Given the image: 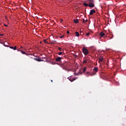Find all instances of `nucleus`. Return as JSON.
Masks as SVG:
<instances>
[{
	"instance_id": "1",
	"label": "nucleus",
	"mask_w": 126,
	"mask_h": 126,
	"mask_svg": "<svg viewBox=\"0 0 126 126\" xmlns=\"http://www.w3.org/2000/svg\"><path fill=\"white\" fill-rule=\"evenodd\" d=\"M63 69L65 70L66 71H67L68 68V63L65 62L63 63V64L62 66Z\"/></svg>"
},
{
	"instance_id": "2",
	"label": "nucleus",
	"mask_w": 126,
	"mask_h": 126,
	"mask_svg": "<svg viewBox=\"0 0 126 126\" xmlns=\"http://www.w3.org/2000/svg\"><path fill=\"white\" fill-rule=\"evenodd\" d=\"M83 53H84V55H87L89 54V51L87 49H86L85 47L82 48Z\"/></svg>"
},
{
	"instance_id": "3",
	"label": "nucleus",
	"mask_w": 126,
	"mask_h": 126,
	"mask_svg": "<svg viewBox=\"0 0 126 126\" xmlns=\"http://www.w3.org/2000/svg\"><path fill=\"white\" fill-rule=\"evenodd\" d=\"M98 69L97 67H94V69H93V71H94V72H93V75L91 74V76H92L96 74V72H97V71H98Z\"/></svg>"
},
{
	"instance_id": "4",
	"label": "nucleus",
	"mask_w": 126,
	"mask_h": 126,
	"mask_svg": "<svg viewBox=\"0 0 126 126\" xmlns=\"http://www.w3.org/2000/svg\"><path fill=\"white\" fill-rule=\"evenodd\" d=\"M62 57H58L55 59V62H61L62 61Z\"/></svg>"
},
{
	"instance_id": "5",
	"label": "nucleus",
	"mask_w": 126,
	"mask_h": 126,
	"mask_svg": "<svg viewBox=\"0 0 126 126\" xmlns=\"http://www.w3.org/2000/svg\"><path fill=\"white\" fill-rule=\"evenodd\" d=\"M96 13V11L94 9H92L91 12H90V15H93V14Z\"/></svg>"
},
{
	"instance_id": "6",
	"label": "nucleus",
	"mask_w": 126,
	"mask_h": 126,
	"mask_svg": "<svg viewBox=\"0 0 126 126\" xmlns=\"http://www.w3.org/2000/svg\"><path fill=\"white\" fill-rule=\"evenodd\" d=\"M103 61V57H100V58L98 59V63H100L101 62H102Z\"/></svg>"
},
{
	"instance_id": "7",
	"label": "nucleus",
	"mask_w": 126,
	"mask_h": 126,
	"mask_svg": "<svg viewBox=\"0 0 126 126\" xmlns=\"http://www.w3.org/2000/svg\"><path fill=\"white\" fill-rule=\"evenodd\" d=\"M88 6L90 7H94V3H89Z\"/></svg>"
},
{
	"instance_id": "8",
	"label": "nucleus",
	"mask_w": 126,
	"mask_h": 126,
	"mask_svg": "<svg viewBox=\"0 0 126 126\" xmlns=\"http://www.w3.org/2000/svg\"><path fill=\"white\" fill-rule=\"evenodd\" d=\"M67 79H69V80L71 82H72L74 80H76V79L71 77H68Z\"/></svg>"
},
{
	"instance_id": "9",
	"label": "nucleus",
	"mask_w": 126,
	"mask_h": 126,
	"mask_svg": "<svg viewBox=\"0 0 126 126\" xmlns=\"http://www.w3.org/2000/svg\"><path fill=\"white\" fill-rule=\"evenodd\" d=\"M105 35V34L103 32H100V37H104Z\"/></svg>"
},
{
	"instance_id": "10",
	"label": "nucleus",
	"mask_w": 126,
	"mask_h": 126,
	"mask_svg": "<svg viewBox=\"0 0 126 126\" xmlns=\"http://www.w3.org/2000/svg\"><path fill=\"white\" fill-rule=\"evenodd\" d=\"M83 63H87L88 62V59L86 58H84L83 60Z\"/></svg>"
},
{
	"instance_id": "11",
	"label": "nucleus",
	"mask_w": 126,
	"mask_h": 126,
	"mask_svg": "<svg viewBox=\"0 0 126 126\" xmlns=\"http://www.w3.org/2000/svg\"><path fill=\"white\" fill-rule=\"evenodd\" d=\"M33 60L36 61L37 62H43V60H41L40 59H37V58H33Z\"/></svg>"
},
{
	"instance_id": "12",
	"label": "nucleus",
	"mask_w": 126,
	"mask_h": 126,
	"mask_svg": "<svg viewBox=\"0 0 126 126\" xmlns=\"http://www.w3.org/2000/svg\"><path fill=\"white\" fill-rule=\"evenodd\" d=\"M18 51H20L21 53H22V54L23 55H27V54H26V52L25 51H20L19 50H17Z\"/></svg>"
},
{
	"instance_id": "13",
	"label": "nucleus",
	"mask_w": 126,
	"mask_h": 126,
	"mask_svg": "<svg viewBox=\"0 0 126 126\" xmlns=\"http://www.w3.org/2000/svg\"><path fill=\"white\" fill-rule=\"evenodd\" d=\"M10 49H13L14 50H16V46H14V47L13 46L10 47Z\"/></svg>"
},
{
	"instance_id": "14",
	"label": "nucleus",
	"mask_w": 126,
	"mask_h": 126,
	"mask_svg": "<svg viewBox=\"0 0 126 126\" xmlns=\"http://www.w3.org/2000/svg\"><path fill=\"white\" fill-rule=\"evenodd\" d=\"M73 22H74V23H78V22H79V21H78V20H77V19H74V20H73Z\"/></svg>"
},
{
	"instance_id": "15",
	"label": "nucleus",
	"mask_w": 126,
	"mask_h": 126,
	"mask_svg": "<svg viewBox=\"0 0 126 126\" xmlns=\"http://www.w3.org/2000/svg\"><path fill=\"white\" fill-rule=\"evenodd\" d=\"M75 35H76L77 37H79V32H76Z\"/></svg>"
},
{
	"instance_id": "16",
	"label": "nucleus",
	"mask_w": 126,
	"mask_h": 126,
	"mask_svg": "<svg viewBox=\"0 0 126 126\" xmlns=\"http://www.w3.org/2000/svg\"><path fill=\"white\" fill-rule=\"evenodd\" d=\"M83 5H84V6H86V7L89 6V4H87V3H86V2H84V3H83Z\"/></svg>"
},
{
	"instance_id": "17",
	"label": "nucleus",
	"mask_w": 126,
	"mask_h": 126,
	"mask_svg": "<svg viewBox=\"0 0 126 126\" xmlns=\"http://www.w3.org/2000/svg\"><path fill=\"white\" fill-rule=\"evenodd\" d=\"M86 70H87V67H84V68H83V72H85Z\"/></svg>"
},
{
	"instance_id": "18",
	"label": "nucleus",
	"mask_w": 126,
	"mask_h": 126,
	"mask_svg": "<svg viewBox=\"0 0 126 126\" xmlns=\"http://www.w3.org/2000/svg\"><path fill=\"white\" fill-rule=\"evenodd\" d=\"M88 1H89L91 3H94V0H88Z\"/></svg>"
},
{
	"instance_id": "19",
	"label": "nucleus",
	"mask_w": 126,
	"mask_h": 126,
	"mask_svg": "<svg viewBox=\"0 0 126 126\" xmlns=\"http://www.w3.org/2000/svg\"><path fill=\"white\" fill-rule=\"evenodd\" d=\"M86 75H87V77H89V75H91L90 72H86ZM91 75H93V74H91Z\"/></svg>"
},
{
	"instance_id": "20",
	"label": "nucleus",
	"mask_w": 126,
	"mask_h": 126,
	"mask_svg": "<svg viewBox=\"0 0 126 126\" xmlns=\"http://www.w3.org/2000/svg\"><path fill=\"white\" fill-rule=\"evenodd\" d=\"M90 34H91V32H88V33H86V36L89 37V36L90 35Z\"/></svg>"
},
{
	"instance_id": "21",
	"label": "nucleus",
	"mask_w": 126,
	"mask_h": 126,
	"mask_svg": "<svg viewBox=\"0 0 126 126\" xmlns=\"http://www.w3.org/2000/svg\"><path fill=\"white\" fill-rule=\"evenodd\" d=\"M82 22L83 23H86L87 22V21L85 20L84 19H82Z\"/></svg>"
},
{
	"instance_id": "22",
	"label": "nucleus",
	"mask_w": 126,
	"mask_h": 126,
	"mask_svg": "<svg viewBox=\"0 0 126 126\" xmlns=\"http://www.w3.org/2000/svg\"><path fill=\"white\" fill-rule=\"evenodd\" d=\"M63 54V52H59V53H58V55H62Z\"/></svg>"
},
{
	"instance_id": "23",
	"label": "nucleus",
	"mask_w": 126,
	"mask_h": 126,
	"mask_svg": "<svg viewBox=\"0 0 126 126\" xmlns=\"http://www.w3.org/2000/svg\"><path fill=\"white\" fill-rule=\"evenodd\" d=\"M80 34H81V35H83V32H81V30L80 31Z\"/></svg>"
},
{
	"instance_id": "24",
	"label": "nucleus",
	"mask_w": 126,
	"mask_h": 126,
	"mask_svg": "<svg viewBox=\"0 0 126 126\" xmlns=\"http://www.w3.org/2000/svg\"><path fill=\"white\" fill-rule=\"evenodd\" d=\"M61 39H62L64 37V35H63V36L59 37Z\"/></svg>"
},
{
	"instance_id": "25",
	"label": "nucleus",
	"mask_w": 126,
	"mask_h": 126,
	"mask_svg": "<svg viewBox=\"0 0 126 126\" xmlns=\"http://www.w3.org/2000/svg\"><path fill=\"white\" fill-rule=\"evenodd\" d=\"M58 50H59V51H62V49L60 48V47H59L58 48Z\"/></svg>"
},
{
	"instance_id": "26",
	"label": "nucleus",
	"mask_w": 126,
	"mask_h": 126,
	"mask_svg": "<svg viewBox=\"0 0 126 126\" xmlns=\"http://www.w3.org/2000/svg\"><path fill=\"white\" fill-rule=\"evenodd\" d=\"M113 37H114V35H112L111 37H110V38L111 39L113 38Z\"/></svg>"
},
{
	"instance_id": "27",
	"label": "nucleus",
	"mask_w": 126,
	"mask_h": 126,
	"mask_svg": "<svg viewBox=\"0 0 126 126\" xmlns=\"http://www.w3.org/2000/svg\"><path fill=\"white\" fill-rule=\"evenodd\" d=\"M4 26L5 27H7L8 26L7 25H5V24H4Z\"/></svg>"
},
{
	"instance_id": "28",
	"label": "nucleus",
	"mask_w": 126,
	"mask_h": 126,
	"mask_svg": "<svg viewBox=\"0 0 126 126\" xmlns=\"http://www.w3.org/2000/svg\"><path fill=\"white\" fill-rule=\"evenodd\" d=\"M67 33L69 34V31H67Z\"/></svg>"
},
{
	"instance_id": "29",
	"label": "nucleus",
	"mask_w": 126,
	"mask_h": 126,
	"mask_svg": "<svg viewBox=\"0 0 126 126\" xmlns=\"http://www.w3.org/2000/svg\"><path fill=\"white\" fill-rule=\"evenodd\" d=\"M61 22H63V20L61 19Z\"/></svg>"
},
{
	"instance_id": "30",
	"label": "nucleus",
	"mask_w": 126,
	"mask_h": 126,
	"mask_svg": "<svg viewBox=\"0 0 126 126\" xmlns=\"http://www.w3.org/2000/svg\"><path fill=\"white\" fill-rule=\"evenodd\" d=\"M2 35H3V34H0V36H2Z\"/></svg>"
},
{
	"instance_id": "31",
	"label": "nucleus",
	"mask_w": 126,
	"mask_h": 126,
	"mask_svg": "<svg viewBox=\"0 0 126 126\" xmlns=\"http://www.w3.org/2000/svg\"><path fill=\"white\" fill-rule=\"evenodd\" d=\"M20 48H22V46H21V47H20Z\"/></svg>"
},
{
	"instance_id": "32",
	"label": "nucleus",
	"mask_w": 126,
	"mask_h": 126,
	"mask_svg": "<svg viewBox=\"0 0 126 126\" xmlns=\"http://www.w3.org/2000/svg\"><path fill=\"white\" fill-rule=\"evenodd\" d=\"M51 82H53V80H51Z\"/></svg>"
},
{
	"instance_id": "33",
	"label": "nucleus",
	"mask_w": 126,
	"mask_h": 126,
	"mask_svg": "<svg viewBox=\"0 0 126 126\" xmlns=\"http://www.w3.org/2000/svg\"><path fill=\"white\" fill-rule=\"evenodd\" d=\"M45 42H46V40L45 41Z\"/></svg>"
}]
</instances>
